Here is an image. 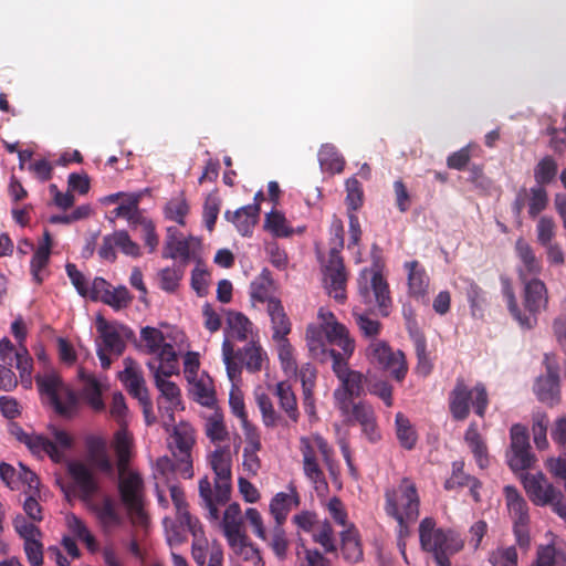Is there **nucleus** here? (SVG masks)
Listing matches in <instances>:
<instances>
[{"mask_svg":"<svg viewBox=\"0 0 566 566\" xmlns=\"http://www.w3.org/2000/svg\"><path fill=\"white\" fill-rule=\"evenodd\" d=\"M298 495L294 488H290L289 492L277 493L271 501L270 511L277 524H282L287 513L298 505Z\"/></svg>","mask_w":566,"mask_h":566,"instance_id":"e433bc0d","label":"nucleus"},{"mask_svg":"<svg viewBox=\"0 0 566 566\" xmlns=\"http://www.w3.org/2000/svg\"><path fill=\"white\" fill-rule=\"evenodd\" d=\"M260 213V208L258 203L244 206L233 213L230 211L226 212V218L233 222L237 230L242 235H249L252 232V229L256 224L258 217Z\"/></svg>","mask_w":566,"mask_h":566,"instance_id":"72a5a7b5","label":"nucleus"},{"mask_svg":"<svg viewBox=\"0 0 566 566\" xmlns=\"http://www.w3.org/2000/svg\"><path fill=\"white\" fill-rule=\"evenodd\" d=\"M443 536L446 541H440V552L436 553L434 562L437 566H451L450 557L460 551H462L464 546V541L453 530H444Z\"/></svg>","mask_w":566,"mask_h":566,"instance_id":"f704fd0d","label":"nucleus"},{"mask_svg":"<svg viewBox=\"0 0 566 566\" xmlns=\"http://www.w3.org/2000/svg\"><path fill=\"white\" fill-rule=\"evenodd\" d=\"M147 367L153 374L155 385L160 392V396L167 400L169 406L167 407L168 420L174 421L172 410L178 408L181 403V392L179 387L171 381L169 378L172 375L179 374V364L171 365V369H166V366H156L154 360L147 363Z\"/></svg>","mask_w":566,"mask_h":566,"instance_id":"f3484780","label":"nucleus"},{"mask_svg":"<svg viewBox=\"0 0 566 566\" xmlns=\"http://www.w3.org/2000/svg\"><path fill=\"white\" fill-rule=\"evenodd\" d=\"M300 380L303 389V405L305 411L311 417L315 416V400L313 389L315 387L316 369L312 365L305 364L300 370Z\"/></svg>","mask_w":566,"mask_h":566,"instance_id":"ea45409f","label":"nucleus"},{"mask_svg":"<svg viewBox=\"0 0 566 566\" xmlns=\"http://www.w3.org/2000/svg\"><path fill=\"white\" fill-rule=\"evenodd\" d=\"M245 446L242 453V467L247 475L255 476L262 468L259 451L262 449L259 429L243 432Z\"/></svg>","mask_w":566,"mask_h":566,"instance_id":"393cba45","label":"nucleus"},{"mask_svg":"<svg viewBox=\"0 0 566 566\" xmlns=\"http://www.w3.org/2000/svg\"><path fill=\"white\" fill-rule=\"evenodd\" d=\"M523 484L527 495L536 505H546L560 497V491L541 472L526 474L523 479Z\"/></svg>","mask_w":566,"mask_h":566,"instance_id":"412c9836","label":"nucleus"},{"mask_svg":"<svg viewBox=\"0 0 566 566\" xmlns=\"http://www.w3.org/2000/svg\"><path fill=\"white\" fill-rule=\"evenodd\" d=\"M116 250L130 258H138L142 254L140 247L130 239L125 230H117L105 235L98 249V255L105 261L114 262Z\"/></svg>","mask_w":566,"mask_h":566,"instance_id":"aec40b11","label":"nucleus"},{"mask_svg":"<svg viewBox=\"0 0 566 566\" xmlns=\"http://www.w3.org/2000/svg\"><path fill=\"white\" fill-rule=\"evenodd\" d=\"M209 464L214 472V479L220 480L219 490L223 493L227 490V483H231L232 457L229 447H219L212 451L208 458Z\"/></svg>","mask_w":566,"mask_h":566,"instance_id":"bb28decb","label":"nucleus"},{"mask_svg":"<svg viewBox=\"0 0 566 566\" xmlns=\"http://www.w3.org/2000/svg\"><path fill=\"white\" fill-rule=\"evenodd\" d=\"M200 528L196 526V535L192 543V558L198 566H223V552L219 544L211 543L203 537H198Z\"/></svg>","mask_w":566,"mask_h":566,"instance_id":"5701e85b","label":"nucleus"},{"mask_svg":"<svg viewBox=\"0 0 566 566\" xmlns=\"http://www.w3.org/2000/svg\"><path fill=\"white\" fill-rule=\"evenodd\" d=\"M364 356L369 364L377 366L398 381H401L408 371L405 354L401 350H394L386 340L373 338L364 350Z\"/></svg>","mask_w":566,"mask_h":566,"instance_id":"4468645a","label":"nucleus"},{"mask_svg":"<svg viewBox=\"0 0 566 566\" xmlns=\"http://www.w3.org/2000/svg\"><path fill=\"white\" fill-rule=\"evenodd\" d=\"M268 545L271 547L275 556L283 560L286 558L287 549H289V541L286 538L285 532L282 528V524H277L273 527L270 535H268V539L265 541Z\"/></svg>","mask_w":566,"mask_h":566,"instance_id":"680f3d73","label":"nucleus"},{"mask_svg":"<svg viewBox=\"0 0 566 566\" xmlns=\"http://www.w3.org/2000/svg\"><path fill=\"white\" fill-rule=\"evenodd\" d=\"M214 523L222 530L229 545L240 544L242 536L245 535L241 507L238 503L229 504L223 512L222 520L218 518V522Z\"/></svg>","mask_w":566,"mask_h":566,"instance_id":"4be33fe9","label":"nucleus"},{"mask_svg":"<svg viewBox=\"0 0 566 566\" xmlns=\"http://www.w3.org/2000/svg\"><path fill=\"white\" fill-rule=\"evenodd\" d=\"M305 342L311 356L322 361L336 352L327 347L328 344L339 347L342 355L349 358L355 350V339L348 328L340 323L335 314L327 307H319L316 323H310L305 329Z\"/></svg>","mask_w":566,"mask_h":566,"instance_id":"f257e3e1","label":"nucleus"},{"mask_svg":"<svg viewBox=\"0 0 566 566\" xmlns=\"http://www.w3.org/2000/svg\"><path fill=\"white\" fill-rule=\"evenodd\" d=\"M264 229L279 238H286L293 234V229L290 227L286 218L277 210H272L266 214Z\"/></svg>","mask_w":566,"mask_h":566,"instance_id":"6e6d98bb","label":"nucleus"},{"mask_svg":"<svg viewBox=\"0 0 566 566\" xmlns=\"http://www.w3.org/2000/svg\"><path fill=\"white\" fill-rule=\"evenodd\" d=\"M342 553L346 560L357 563L363 558V548L358 538V533L354 525H349L342 534Z\"/></svg>","mask_w":566,"mask_h":566,"instance_id":"a18cd8bd","label":"nucleus"},{"mask_svg":"<svg viewBox=\"0 0 566 566\" xmlns=\"http://www.w3.org/2000/svg\"><path fill=\"white\" fill-rule=\"evenodd\" d=\"M515 250L518 259L523 263V268L520 269V277L522 280L527 279V275L539 273L542 269L541 263L527 242L523 239H517Z\"/></svg>","mask_w":566,"mask_h":566,"instance_id":"a19ab883","label":"nucleus"},{"mask_svg":"<svg viewBox=\"0 0 566 566\" xmlns=\"http://www.w3.org/2000/svg\"><path fill=\"white\" fill-rule=\"evenodd\" d=\"M265 311L270 318L272 340L287 338L292 332V322L282 302L280 300H269Z\"/></svg>","mask_w":566,"mask_h":566,"instance_id":"a878e982","label":"nucleus"},{"mask_svg":"<svg viewBox=\"0 0 566 566\" xmlns=\"http://www.w3.org/2000/svg\"><path fill=\"white\" fill-rule=\"evenodd\" d=\"M67 471L76 485L78 497L93 513L102 530L112 532L119 527L123 524V517L115 501L108 495L99 496V484L90 469L80 461H70Z\"/></svg>","mask_w":566,"mask_h":566,"instance_id":"f03ea898","label":"nucleus"},{"mask_svg":"<svg viewBox=\"0 0 566 566\" xmlns=\"http://www.w3.org/2000/svg\"><path fill=\"white\" fill-rule=\"evenodd\" d=\"M464 440L473 453L478 465L481 469L486 468L489 465L488 448L474 423L468 428Z\"/></svg>","mask_w":566,"mask_h":566,"instance_id":"49530a36","label":"nucleus"},{"mask_svg":"<svg viewBox=\"0 0 566 566\" xmlns=\"http://www.w3.org/2000/svg\"><path fill=\"white\" fill-rule=\"evenodd\" d=\"M492 566H517V553L515 547H497L489 556Z\"/></svg>","mask_w":566,"mask_h":566,"instance_id":"774afa93","label":"nucleus"},{"mask_svg":"<svg viewBox=\"0 0 566 566\" xmlns=\"http://www.w3.org/2000/svg\"><path fill=\"white\" fill-rule=\"evenodd\" d=\"M205 432L213 443H221L229 439V432L220 413L213 412L206 419Z\"/></svg>","mask_w":566,"mask_h":566,"instance_id":"bf43d9fd","label":"nucleus"},{"mask_svg":"<svg viewBox=\"0 0 566 566\" xmlns=\"http://www.w3.org/2000/svg\"><path fill=\"white\" fill-rule=\"evenodd\" d=\"M318 161L322 170L331 174L340 172L345 164L336 147L331 144L322 145L318 151Z\"/></svg>","mask_w":566,"mask_h":566,"instance_id":"3c124183","label":"nucleus"},{"mask_svg":"<svg viewBox=\"0 0 566 566\" xmlns=\"http://www.w3.org/2000/svg\"><path fill=\"white\" fill-rule=\"evenodd\" d=\"M470 402L474 407L476 415L484 416L488 406V394L482 385H476L469 389L463 380H458L453 390L450 392L449 407L450 412L457 420H464L469 416Z\"/></svg>","mask_w":566,"mask_h":566,"instance_id":"2eb2a0df","label":"nucleus"},{"mask_svg":"<svg viewBox=\"0 0 566 566\" xmlns=\"http://www.w3.org/2000/svg\"><path fill=\"white\" fill-rule=\"evenodd\" d=\"M224 339L244 342L253 332L252 322L242 313L228 311L226 318Z\"/></svg>","mask_w":566,"mask_h":566,"instance_id":"c756f323","label":"nucleus"},{"mask_svg":"<svg viewBox=\"0 0 566 566\" xmlns=\"http://www.w3.org/2000/svg\"><path fill=\"white\" fill-rule=\"evenodd\" d=\"M120 381L136 399L149 396L140 366L130 357L124 359V370L118 374Z\"/></svg>","mask_w":566,"mask_h":566,"instance_id":"b1692460","label":"nucleus"},{"mask_svg":"<svg viewBox=\"0 0 566 566\" xmlns=\"http://www.w3.org/2000/svg\"><path fill=\"white\" fill-rule=\"evenodd\" d=\"M332 359L333 371L339 380V386L334 391L335 403L342 415H348L353 398L359 396L363 391L364 375L349 369L347 357L338 352L332 353Z\"/></svg>","mask_w":566,"mask_h":566,"instance_id":"9d476101","label":"nucleus"},{"mask_svg":"<svg viewBox=\"0 0 566 566\" xmlns=\"http://www.w3.org/2000/svg\"><path fill=\"white\" fill-rule=\"evenodd\" d=\"M189 392L196 401L202 406L211 407L214 401V389L212 379L205 373L195 379L188 380Z\"/></svg>","mask_w":566,"mask_h":566,"instance_id":"c9c22d12","label":"nucleus"},{"mask_svg":"<svg viewBox=\"0 0 566 566\" xmlns=\"http://www.w3.org/2000/svg\"><path fill=\"white\" fill-rule=\"evenodd\" d=\"M535 392L537 398L547 405H554L558 401L559 397V382L557 368L547 366V374L537 379L535 385Z\"/></svg>","mask_w":566,"mask_h":566,"instance_id":"2f4dec72","label":"nucleus"},{"mask_svg":"<svg viewBox=\"0 0 566 566\" xmlns=\"http://www.w3.org/2000/svg\"><path fill=\"white\" fill-rule=\"evenodd\" d=\"M353 316L355 318L356 325L358 329L363 334L364 337L373 339L377 338L381 331V324L377 319L370 318L360 306L356 305L353 307Z\"/></svg>","mask_w":566,"mask_h":566,"instance_id":"4d7b16f0","label":"nucleus"},{"mask_svg":"<svg viewBox=\"0 0 566 566\" xmlns=\"http://www.w3.org/2000/svg\"><path fill=\"white\" fill-rule=\"evenodd\" d=\"M36 384L42 396H45L55 412L71 418L77 410V399L54 371L36 376Z\"/></svg>","mask_w":566,"mask_h":566,"instance_id":"ddd939ff","label":"nucleus"},{"mask_svg":"<svg viewBox=\"0 0 566 566\" xmlns=\"http://www.w3.org/2000/svg\"><path fill=\"white\" fill-rule=\"evenodd\" d=\"M523 304L528 314H522L512 290L505 291L507 305L513 317L524 328H532L536 324V314L544 311L548 303L546 285L538 279H524Z\"/></svg>","mask_w":566,"mask_h":566,"instance_id":"423d86ee","label":"nucleus"},{"mask_svg":"<svg viewBox=\"0 0 566 566\" xmlns=\"http://www.w3.org/2000/svg\"><path fill=\"white\" fill-rule=\"evenodd\" d=\"M220 480L213 479V483L208 476L199 480L198 489L201 505L208 511L207 517L210 522H218L219 505H224L231 494V483H227V490L221 493L219 490Z\"/></svg>","mask_w":566,"mask_h":566,"instance_id":"6ab92c4d","label":"nucleus"},{"mask_svg":"<svg viewBox=\"0 0 566 566\" xmlns=\"http://www.w3.org/2000/svg\"><path fill=\"white\" fill-rule=\"evenodd\" d=\"M21 440L38 457L48 455L53 462L61 463L74 446V437L55 426L49 427V436L24 433Z\"/></svg>","mask_w":566,"mask_h":566,"instance_id":"6e6552de","label":"nucleus"},{"mask_svg":"<svg viewBox=\"0 0 566 566\" xmlns=\"http://www.w3.org/2000/svg\"><path fill=\"white\" fill-rule=\"evenodd\" d=\"M65 523L69 531L80 541H82L91 552L97 549V543L86 524L76 515L67 514Z\"/></svg>","mask_w":566,"mask_h":566,"instance_id":"603ef678","label":"nucleus"},{"mask_svg":"<svg viewBox=\"0 0 566 566\" xmlns=\"http://www.w3.org/2000/svg\"><path fill=\"white\" fill-rule=\"evenodd\" d=\"M142 196V192L125 195L124 201L113 211L115 217L126 219L130 226L139 224L145 219L138 209Z\"/></svg>","mask_w":566,"mask_h":566,"instance_id":"79ce46f5","label":"nucleus"},{"mask_svg":"<svg viewBox=\"0 0 566 566\" xmlns=\"http://www.w3.org/2000/svg\"><path fill=\"white\" fill-rule=\"evenodd\" d=\"M396 436L401 447L407 450L413 449L418 440L415 428L401 412L396 415Z\"/></svg>","mask_w":566,"mask_h":566,"instance_id":"864d4df0","label":"nucleus"},{"mask_svg":"<svg viewBox=\"0 0 566 566\" xmlns=\"http://www.w3.org/2000/svg\"><path fill=\"white\" fill-rule=\"evenodd\" d=\"M241 359L250 373L260 371L269 361L266 352L256 342H250L240 352Z\"/></svg>","mask_w":566,"mask_h":566,"instance_id":"37998d69","label":"nucleus"},{"mask_svg":"<svg viewBox=\"0 0 566 566\" xmlns=\"http://www.w3.org/2000/svg\"><path fill=\"white\" fill-rule=\"evenodd\" d=\"M167 240L164 250V258L169 259H188L189 256V244L186 240L177 238V230L172 227L167 229Z\"/></svg>","mask_w":566,"mask_h":566,"instance_id":"5fc2aeb1","label":"nucleus"},{"mask_svg":"<svg viewBox=\"0 0 566 566\" xmlns=\"http://www.w3.org/2000/svg\"><path fill=\"white\" fill-rule=\"evenodd\" d=\"M112 447L117 458V471L128 469V463L132 457L133 437L124 428L116 431L112 442Z\"/></svg>","mask_w":566,"mask_h":566,"instance_id":"58836bf2","label":"nucleus"},{"mask_svg":"<svg viewBox=\"0 0 566 566\" xmlns=\"http://www.w3.org/2000/svg\"><path fill=\"white\" fill-rule=\"evenodd\" d=\"M189 212V206L184 196H178L169 200L165 208V216L167 219L185 226V218Z\"/></svg>","mask_w":566,"mask_h":566,"instance_id":"e2e57ef3","label":"nucleus"},{"mask_svg":"<svg viewBox=\"0 0 566 566\" xmlns=\"http://www.w3.org/2000/svg\"><path fill=\"white\" fill-rule=\"evenodd\" d=\"M273 395L277 398L280 409L285 413L293 424L298 422L300 411L297 399L287 381H279L273 388Z\"/></svg>","mask_w":566,"mask_h":566,"instance_id":"473e14b6","label":"nucleus"},{"mask_svg":"<svg viewBox=\"0 0 566 566\" xmlns=\"http://www.w3.org/2000/svg\"><path fill=\"white\" fill-rule=\"evenodd\" d=\"M329 253L327 259L323 260L324 285L327 293L338 303L346 300L347 274L339 255L344 247V227L339 219H335L331 224Z\"/></svg>","mask_w":566,"mask_h":566,"instance_id":"20e7f679","label":"nucleus"},{"mask_svg":"<svg viewBox=\"0 0 566 566\" xmlns=\"http://www.w3.org/2000/svg\"><path fill=\"white\" fill-rule=\"evenodd\" d=\"M405 269L408 272V293L416 300L426 301L430 279L423 266L418 261H410L405 263Z\"/></svg>","mask_w":566,"mask_h":566,"instance_id":"cd10ccee","label":"nucleus"},{"mask_svg":"<svg viewBox=\"0 0 566 566\" xmlns=\"http://www.w3.org/2000/svg\"><path fill=\"white\" fill-rule=\"evenodd\" d=\"M167 542L170 546L181 544L186 539L187 532H191L186 523L178 517L177 521L166 517L164 520Z\"/></svg>","mask_w":566,"mask_h":566,"instance_id":"0e129e2a","label":"nucleus"},{"mask_svg":"<svg viewBox=\"0 0 566 566\" xmlns=\"http://www.w3.org/2000/svg\"><path fill=\"white\" fill-rule=\"evenodd\" d=\"M443 528L437 527L436 521L431 517H424L419 524V539L421 548L436 557L440 551V541L444 539Z\"/></svg>","mask_w":566,"mask_h":566,"instance_id":"7c9ffc66","label":"nucleus"},{"mask_svg":"<svg viewBox=\"0 0 566 566\" xmlns=\"http://www.w3.org/2000/svg\"><path fill=\"white\" fill-rule=\"evenodd\" d=\"M504 494L507 512L513 521L516 541L521 547H527L530 544L527 503L520 492L511 485L504 488Z\"/></svg>","mask_w":566,"mask_h":566,"instance_id":"dca6fc26","label":"nucleus"},{"mask_svg":"<svg viewBox=\"0 0 566 566\" xmlns=\"http://www.w3.org/2000/svg\"><path fill=\"white\" fill-rule=\"evenodd\" d=\"M359 296L369 308H377L384 316L389 314L391 296L387 281L375 269H364L359 277Z\"/></svg>","mask_w":566,"mask_h":566,"instance_id":"f8f14e48","label":"nucleus"},{"mask_svg":"<svg viewBox=\"0 0 566 566\" xmlns=\"http://www.w3.org/2000/svg\"><path fill=\"white\" fill-rule=\"evenodd\" d=\"M533 462L534 455L531 453L530 448L510 449L507 452V463L515 472L531 468Z\"/></svg>","mask_w":566,"mask_h":566,"instance_id":"69168bd1","label":"nucleus"},{"mask_svg":"<svg viewBox=\"0 0 566 566\" xmlns=\"http://www.w3.org/2000/svg\"><path fill=\"white\" fill-rule=\"evenodd\" d=\"M229 406L231 412L240 420V424L243 432L252 431L259 429L255 424L249 421L248 413L245 410L244 399L242 391L232 387L229 395Z\"/></svg>","mask_w":566,"mask_h":566,"instance_id":"8fccbe9b","label":"nucleus"},{"mask_svg":"<svg viewBox=\"0 0 566 566\" xmlns=\"http://www.w3.org/2000/svg\"><path fill=\"white\" fill-rule=\"evenodd\" d=\"M184 275V271L179 266L163 269L158 272V282L161 290L166 292H175L179 286V282Z\"/></svg>","mask_w":566,"mask_h":566,"instance_id":"338daca9","label":"nucleus"},{"mask_svg":"<svg viewBox=\"0 0 566 566\" xmlns=\"http://www.w3.org/2000/svg\"><path fill=\"white\" fill-rule=\"evenodd\" d=\"M118 492L130 523L146 528L149 516L145 510V486L139 473L129 469L118 471Z\"/></svg>","mask_w":566,"mask_h":566,"instance_id":"39448f33","label":"nucleus"},{"mask_svg":"<svg viewBox=\"0 0 566 566\" xmlns=\"http://www.w3.org/2000/svg\"><path fill=\"white\" fill-rule=\"evenodd\" d=\"M385 497V511L397 521L399 537L408 536L409 525L419 516L420 499L416 484L403 478L397 486L386 491Z\"/></svg>","mask_w":566,"mask_h":566,"instance_id":"7ed1b4c3","label":"nucleus"},{"mask_svg":"<svg viewBox=\"0 0 566 566\" xmlns=\"http://www.w3.org/2000/svg\"><path fill=\"white\" fill-rule=\"evenodd\" d=\"M96 329L101 339L97 347L105 348L109 354L117 357L123 354L126 342L134 335L130 328L116 322H107L101 315L96 317Z\"/></svg>","mask_w":566,"mask_h":566,"instance_id":"a211bd4d","label":"nucleus"},{"mask_svg":"<svg viewBox=\"0 0 566 566\" xmlns=\"http://www.w3.org/2000/svg\"><path fill=\"white\" fill-rule=\"evenodd\" d=\"M350 421L354 419L363 429V432L370 441H376L379 438L377 431L376 418L374 409L366 402L353 403L350 402V410L348 415H343Z\"/></svg>","mask_w":566,"mask_h":566,"instance_id":"c85d7f7f","label":"nucleus"},{"mask_svg":"<svg viewBox=\"0 0 566 566\" xmlns=\"http://www.w3.org/2000/svg\"><path fill=\"white\" fill-rule=\"evenodd\" d=\"M78 377L82 381V396L86 402L96 411L104 409L102 399V388L97 379L86 374L82 368L78 370Z\"/></svg>","mask_w":566,"mask_h":566,"instance_id":"4c0bfd02","label":"nucleus"},{"mask_svg":"<svg viewBox=\"0 0 566 566\" xmlns=\"http://www.w3.org/2000/svg\"><path fill=\"white\" fill-rule=\"evenodd\" d=\"M255 402L261 412V418L264 427L274 428L281 421V416L274 409L273 402L269 395L265 392H256Z\"/></svg>","mask_w":566,"mask_h":566,"instance_id":"13d9d810","label":"nucleus"},{"mask_svg":"<svg viewBox=\"0 0 566 566\" xmlns=\"http://www.w3.org/2000/svg\"><path fill=\"white\" fill-rule=\"evenodd\" d=\"M196 444V430L186 421L172 426L167 439V446L172 457L177 460V470L181 478L193 476L192 449Z\"/></svg>","mask_w":566,"mask_h":566,"instance_id":"9b49d317","label":"nucleus"},{"mask_svg":"<svg viewBox=\"0 0 566 566\" xmlns=\"http://www.w3.org/2000/svg\"><path fill=\"white\" fill-rule=\"evenodd\" d=\"M171 501L176 507V515L189 527L192 534L196 535V526L199 524L197 518H193L187 509V502L184 490L177 484H170L168 486Z\"/></svg>","mask_w":566,"mask_h":566,"instance_id":"c03bdc74","label":"nucleus"},{"mask_svg":"<svg viewBox=\"0 0 566 566\" xmlns=\"http://www.w3.org/2000/svg\"><path fill=\"white\" fill-rule=\"evenodd\" d=\"M88 450L93 465L98 471L112 475L114 468L106 450V442L101 438H94L90 441Z\"/></svg>","mask_w":566,"mask_h":566,"instance_id":"de8ad7c7","label":"nucleus"},{"mask_svg":"<svg viewBox=\"0 0 566 566\" xmlns=\"http://www.w3.org/2000/svg\"><path fill=\"white\" fill-rule=\"evenodd\" d=\"M15 368L19 370L21 384L25 388L32 385V358L24 345L17 348L14 353Z\"/></svg>","mask_w":566,"mask_h":566,"instance_id":"052dcab7","label":"nucleus"},{"mask_svg":"<svg viewBox=\"0 0 566 566\" xmlns=\"http://www.w3.org/2000/svg\"><path fill=\"white\" fill-rule=\"evenodd\" d=\"M300 451L303 458V471L305 476L313 483L317 492L327 489V482L323 470L321 469L317 454H321L324 462L332 467V448L318 434L302 437L300 439Z\"/></svg>","mask_w":566,"mask_h":566,"instance_id":"1a4fd4ad","label":"nucleus"},{"mask_svg":"<svg viewBox=\"0 0 566 566\" xmlns=\"http://www.w3.org/2000/svg\"><path fill=\"white\" fill-rule=\"evenodd\" d=\"M140 340L144 350L149 355H155L156 366H166L171 369V365L178 364V354L176 347L185 340V334L177 329H170L164 333L161 329L151 326H145L140 329Z\"/></svg>","mask_w":566,"mask_h":566,"instance_id":"0eeeda50","label":"nucleus"},{"mask_svg":"<svg viewBox=\"0 0 566 566\" xmlns=\"http://www.w3.org/2000/svg\"><path fill=\"white\" fill-rule=\"evenodd\" d=\"M281 368L287 376H295L297 373V364L294 356V348L287 338L273 340Z\"/></svg>","mask_w":566,"mask_h":566,"instance_id":"09e8293b","label":"nucleus"}]
</instances>
